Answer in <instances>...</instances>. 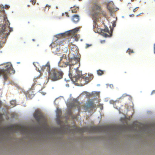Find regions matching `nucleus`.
<instances>
[{
    "label": "nucleus",
    "mask_w": 155,
    "mask_h": 155,
    "mask_svg": "<svg viewBox=\"0 0 155 155\" xmlns=\"http://www.w3.org/2000/svg\"><path fill=\"white\" fill-rule=\"evenodd\" d=\"M32 41H35V40L34 39H32Z\"/></svg>",
    "instance_id": "nucleus-40"
},
{
    "label": "nucleus",
    "mask_w": 155,
    "mask_h": 155,
    "mask_svg": "<svg viewBox=\"0 0 155 155\" xmlns=\"http://www.w3.org/2000/svg\"><path fill=\"white\" fill-rule=\"evenodd\" d=\"M82 0H79V1H81Z\"/></svg>",
    "instance_id": "nucleus-45"
},
{
    "label": "nucleus",
    "mask_w": 155,
    "mask_h": 155,
    "mask_svg": "<svg viewBox=\"0 0 155 155\" xmlns=\"http://www.w3.org/2000/svg\"><path fill=\"white\" fill-rule=\"evenodd\" d=\"M63 42L62 41H60L59 43V45H63Z\"/></svg>",
    "instance_id": "nucleus-37"
},
{
    "label": "nucleus",
    "mask_w": 155,
    "mask_h": 155,
    "mask_svg": "<svg viewBox=\"0 0 155 155\" xmlns=\"http://www.w3.org/2000/svg\"><path fill=\"white\" fill-rule=\"evenodd\" d=\"M69 32H66L65 33H61L56 35L55 37L57 38H60L61 37H64L66 36H68Z\"/></svg>",
    "instance_id": "nucleus-14"
},
{
    "label": "nucleus",
    "mask_w": 155,
    "mask_h": 155,
    "mask_svg": "<svg viewBox=\"0 0 155 155\" xmlns=\"http://www.w3.org/2000/svg\"><path fill=\"white\" fill-rule=\"evenodd\" d=\"M114 25H115V24H113V26H114Z\"/></svg>",
    "instance_id": "nucleus-43"
},
{
    "label": "nucleus",
    "mask_w": 155,
    "mask_h": 155,
    "mask_svg": "<svg viewBox=\"0 0 155 155\" xmlns=\"http://www.w3.org/2000/svg\"><path fill=\"white\" fill-rule=\"evenodd\" d=\"M155 94V90H153L151 93V94L152 95Z\"/></svg>",
    "instance_id": "nucleus-36"
},
{
    "label": "nucleus",
    "mask_w": 155,
    "mask_h": 155,
    "mask_svg": "<svg viewBox=\"0 0 155 155\" xmlns=\"http://www.w3.org/2000/svg\"><path fill=\"white\" fill-rule=\"evenodd\" d=\"M10 103L11 104L14 105H15V101H11Z\"/></svg>",
    "instance_id": "nucleus-29"
},
{
    "label": "nucleus",
    "mask_w": 155,
    "mask_h": 155,
    "mask_svg": "<svg viewBox=\"0 0 155 155\" xmlns=\"http://www.w3.org/2000/svg\"><path fill=\"white\" fill-rule=\"evenodd\" d=\"M114 129L112 126H108L104 127L99 126L84 127L82 128L76 127L74 129V131L77 133L82 134L84 132L91 133L98 132L101 131L109 132Z\"/></svg>",
    "instance_id": "nucleus-1"
},
{
    "label": "nucleus",
    "mask_w": 155,
    "mask_h": 155,
    "mask_svg": "<svg viewBox=\"0 0 155 155\" xmlns=\"http://www.w3.org/2000/svg\"><path fill=\"white\" fill-rule=\"evenodd\" d=\"M69 106L71 108L76 107L79 111L80 110V104L79 102L76 100H75L73 102L70 104Z\"/></svg>",
    "instance_id": "nucleus-9"
},
{
    "label": "nucleus",
    "mask_w": 155,
    "mask_h": 155,
    "mask_svg": "<svg viewBox=\"0 0 155 155\" xmlns=\"http://www.w3.org/2000/svg\"><path fill=\"white\" fill-rule=\"evenodd\" d=\"M96 21H93V22H94L93 26H94V27H96Z\"/></svg>",
    "instance_id": "nucleus-34"
},
{
    "label": "nucleus",
    "mask_w": 155,
    "mask_h": 155,
    "mask_svg": "<svg viewBox=\"0 0 155 155\" xmlns=\"http://www.w3.org/2000/svg\"><path fill=\"white\" fill-rule=\"evenodd\" d=\"M93 5L91 7L92 12H99L101 11V5H99L98 2H93Z\"/></svg>",
    "instance_id": "nucleus-8"
},
{
    "label": "nucleus",
    "mask_w": 155,
    "mask_h": 155,
    "mask_svg": "<svg viewBox=\"0 0 155 155\" xmlns=\"http://www.w3.org/2000/svg\"><path fill=\"white\" fill-rule=\"evenodd\" d=\"M5 24L2 25V29L0 30V35L2 36V38L4 40L3 42H5L6 40L7 37L9 34L10 33L13 31L12 28L9 27L10 23L7 19V17L4 18Z\"/></svg>",
    "instance_id": "nucleus-2"
},
{
    "label": "nucleus",
    "mask_w": 155,
    "mask_h": 155,
    "mask_svg": "<svg viewBox=\"0 0 155 155\" xmlns=\"http://www.w3.org/2000/svg\"><path fill=\"white\" fill-rule=\"evenodd\" d=\"M79 17L77 15H75L72 16V20L74 23H77L79 21Z\"/></svg>",
    "instance_id": "nucleus-16"
},
{
    "label": "nucleus",
    "mask_w": 155,
    "mask_h": 155,
    "mask_svg": "<svg viewBox=\"0 0 155 155\" xmlns=\"http://www.w3.org/2000/svg\"><path fill=\"white\" fill-rule=\"evenodd\" d=\"M50 7H51L50 5H47L45 7V11H48L49 10V9L50 8Z\"/></svg>",
    "instance_id": "nucleus-24"
},
{
    "label": "nucleus",
    "mask_w": 155,
    "mask_h": 155,
    "mask_svg": "<svg viewBox=\"0 0 155 155\" xmlns=\"http://www.w3.org/2000/svg\"><path fill=\"white\" fill-rule=\"evenodd\" d=\"M78 59L77 58H74L71 59V61L68 62V65L69 66L70 70L72 66H73L78 63Z\"/></svg>",
    "instance_id": "nucleus-11"
},
{
    "label": "nucleus",
    "mask_w": 155,
    "mask_h": 155,
    "mask_svg": "<svg viewBox=\"0 0 155 155\" xmlns=\"http://www.w3.org/2000/svg\"><path fill=\"white\" fill-rule=\"evenodd\" d=\"M107 6L108 9L110 12H114L116 11L113 2H109Z\"/></svg>",
    "instance_id": "nucleus-10"
},
{
    "label": "nucleus",
    "mask_w": 155,
    "mask_h": 155,
    "mask_svg": "<svg viewBox=\"0 0 155 155\" xmlns=\"http://www.w3.org/2000/svg\"><path fill=\"white\" fill-rule=\"evenodd\" d=\"M134 0H131V1H132V2H133V1H134Z\"/></svg>",
    "instance_id": "nucleus-42"
},
{
    "label": "nucleus",
    "mask_w": 155,
    "mask_h": 155,
    "mask_svg": "<svg viewBox=\"0 0 155 155\" xmlns=\"http://www.w3.org/2000/svg\"><path fill=\"white\" fill-rule=\"evenodd\" d=\"M74 49H75V51H76V52H77V47H75V48H71V50L73 51H74Z\"/></svg>",
    "instance_id": "nucleus-32"
},
{
    "label": "nucleus",
    "mask_w": 155,
    "mask_h": 155,
    "mask_svg": "<svg viewBox=\"0 0 155 155\" xmlns=\"http://www.w3.org/2000/svg\"><path fill=\"white\" fill-rule=\"evenodd\" d=\"M65 61V60H63V61L60 60V62L58 63L59 66L61 67H67L68 65V62L64 63Z\"/></svg>",
    "instance_id": "nucleus-17"
},
{
    "label": "nucleus",
    "mask_w": 155,
    "mask_h": 155,
    "mask_svg": "<svg viewBox=\"0 0 155 155\" xmlns=\"http://www.w3.org/2000/svg\"><path fill=\"white\" fill-rule=\"evenodd\" d=\"M78 31V29L77 28H75V29L72 30L71 31H70V32H73V33H75L77 31Z\"/></svg>",
    "instance_id": "nucleus-28"
},
{
    "label": "nucleus",
    "mask_w": 155,
    "mask_h": 155,
    "mask_svg": "<svg viewBox=\"0 0 155 155\" xmlns=\"http://www.w3.org/2000/svg\"><path fill=\"white\" fill-rule=\"evenodd\" d=\"M11 129L14 130L15 132H19L24 134H27L30 132V129L28 127L19 125L15 126V127L12 126L11 127Z\"/></svg>",
    "instance_id": "nucleus-6"
},
{
    "label": "nucleus",
    "mask_w": 155,
    "mask_h": 155,
    "mask_svg": "<svg viewBox=\"0 0 155 155\" xmlns=\"http://www.w3.org/2000/svg\"><path fill=\"white\" fill-rule=\"evenodd\" d=\"M95 106L94 103L92 101H89L85 106V108L86 109L91 108H93Z\"/></svg>",
    "instance_id": "nucleus-13"
},
{
    "label": "nucleus",
    "mask_w": 155,
    "mask_h": 155,
    "mask_svg": "<svg viewBox=\"0 0 155 155\" xmlns=\"http://www.w3.org/2000/svg\"><path fill=\"white\" fill-rule=\"evenodd\" d=\"M15 73V71L12 69V64L9 63L6 66L5 69L0 70V75H2L3 76L5 81L8 79V76L10 74H14Z\"/></svg>",
    "instance_id": "nucleus-5"
},
{
    "label": "nucleus",
    "mask_w": 155,
    "mask_h": 155,
    "mask_svg": "<svg viewBox=\"0 0 155 155\" xmlns=\"http://www.w3.org/2000/svg\"><path fill=\"white\" fill-rule=\"evenodd\" d=\"M56 8H58V7H57V6L56 7Z\"/></svg>",
    "instance_id": "nucleus-47"
},
{
    "label": "nucleus",
    "mask_w": 155,
    "mask_h": 155,
    "mask_svg": "<svg viewBox=\"0 0 155 155\" xmlns=\"http://www.w3.org/2000/svg\"><path fill=\"white\" fill-rule=\"evenodd\" d=\"M60 51V48L59 45H56V48L52 49V51L55 54H58Z\"/></svg>",
    "instance_id": "nucleus-18"
},
{
    "label": "nucleus",
    "mask_w": 155,
    "mask_h": 155,
    "mask_svg": "<svg viewBox=\"0 0 155 155\" xmlns=\"http://www.w3.org/2000/svg\"><path fill=\"white\" fill-rule=\"evenodd\" d=\"M56 45L55 42H53L50 45V46L51 47L52 51L53 49L56 48Z\"/></svg>",
    "instance_id": "nucleus-23"
},
{
    "label": "nucleus",
    "mask_w": 155,
    "mask_h": 155,
    "mask_svg": "<svg viewBox=\"0 0 155 155\" xmlns=\"http://www.w3.org/2000/svg\"><path fill=\"white\" fill-rule=\"evenodd\" d=\"M2 103L1 101H0V108L2 107ZM4 115V114H1L0 113V119H2V118L3 115Z\"/></svg>",
    "instance_id": "nucleus-25"
},
{
    "label": "nucleus",
    "mask_w": 155,
    "mask_h": 155,
    "mask_svg": "<svg viewBox=\"0 0 155 155\" xmlns=\"http://www.w3.org/2000/svg\"><path fill=\"white\" fill-rule=\"evenodd\" d=\"M34 117L38 122H41L45 120V117L39 110H36L34 114Z\"/></svg>",
    "instance_id": "nucleus-7"
},
{
    "label": "nucleus",
    "mask_w": 155,
    "mask_h": 155,
    "mask_svg": "<svg viewBox=\"0 0 155 155\" xmlns=\"http://www.w3.org/2000/svg\"><path fill=\"white\" fill-rule=\"evenodd\" d=\"M66 59V55L65 54H63L61 58V61L65 60Z\"/></svg>",
    "instance_id": "nucleus-22"
},
{
    "label": "nucleus",
    "mask_w": 155,
    "mask_h": 155,
    "mask_svg": "<svg viewBox=\"0 0 155 155\" xmlns=\"http://www.w3.org/2000/svg\"><path fill=\"white\" fill-rule=\"evenodd\" d=\"M10 8V6L8 5H5V8Z\"/></svg>",
    "instance_id": "nucleus-33"
},
{
    "label": "nucleus",
    "mask_w": 155,
    "mask_h": 155,
    "mask_svg": "<svg viewBox=\"0 0 155 155\" xmlns=\"http://www.w3.org/2000/svg\"><path fill=\"white\" fill-rule=\"evenodd\" d=\"M92 13V18L93 21H97L98 18L99 12H93Z\"/></svg>",
    "instance_id": "nucleus-15"
},
{
    "label": "nucleus",
    "mask_w": 155,
    "mask_h": 155,
    "mask_svg": "<svg viewBox=\"0 0 155 155\" xmlns=\"http://www.w3.org/2000/svg\"><path fill=\"white\" fill-rule=\"evenodd\" d=\"M29 6H30V5H28V7H29Z\"/></svg>",
    "instance_id": "nucleus-48"
},
{
    "label": "nucleus",
    "mask_w": 155,
    "mask_h": 155,
    "mask_svg": "<svg viewBox=\"0 0 155 155\" xmlns=\"http://www.w3.org/2000/svg\"><path fill=\"white\" fill-rule=\"evenodd\" d=\"M138 7H136V8H135L134 10H133V12H135L136 11V9L138 8Z\"/></svg>",
    "instance_id": "nucleus-38"
},
{
    "label": "nucleus",
    "mask_w": 155,
    "mask_h": 155,
    "mask_svg": "<svg viewBox=\"0 0 155 155\" xmlns=\"http://www.w3.org/2000/svg\"><path fill=\"white\" fill-rule=\"evenodd\" d=\"M75 40L77 41H78V40L77 39H75Z\"/></svg>",
    "instance_id": "nucleus-41"
},
{
    "label": "nucleus",
    "mask_w": 155,
    "mask_h": 155,
    "mask_svg": "<svg viewBox=\"0 0 155 155\" xmlns=\"http://www.w3.org/2000/svg\"><path fill=\"white\" fill-rule=\"evenodd\" d=\"M50 65L49 63L48 62L45 65L42 66L41 68V70L43 71H46L48 72V74H49V72H50Z\"/></svg>",
    "instance_id": "nucleus-12"
},
{
    "label": "nucleus",
    "mask_w": 155,
    "mask_h": 155,
    "mask_svg": "<svg viewBox=\"0 0 155 155\" xmlns=\"http://www.w3.org/2000/svg\"><path fill=\"white\" fill-rule=\"evenodd\" d=\"M154 52L155 53V44L154 45Z\"/></svg>",
    "instance_id": "nucleus-39"
},
{
    "label": "nucleus",
    "mask_w": 155,
    "mask_h": 155,
    "mask_svg": "<svg viewBox=\"0 0 155 155\" xmlns=\"http://www.w3.org/2000/svg\"><path fill=\"white\" fill-rule=\"evenodd\" d=\"M97 74L99 75H101L104 74V71L99 69L97 71Z\"/></svg>",
    "instance_id": "nucleus-21"
},
{
    "label": "nucleus",
    "mask_w": 155,
    "mask_h": 155,
    "mask_svg": "<svg viewBox=\"0 0 155 155\" xmlns=\"http://www.w3.org/2000/svg\"><path fill=\"white\" fill-rule=\"evenodd\" d=\"M132 15V16H134V15Z\"/></svg>",
    "instance_id": "nucleus-46"
},
{
    "label": "nucleus",
    "mask_w": 155,
    "mask_h": 155,
    "mask_svg": "<svg viewBox=\"0 0 155 155\" xmlns=\"http://www.w3.org/2000/svg\"><path fill=\"white\" fill-rule=\"evenodd\" d=\"M127 52L129 54H130L134 52L133 50L130 49H128L127 51Z\"/></svg>",
    "instance_id": "nucleus-26"
},
{
    "label": "nucleus",
    "mask_w": 155,
    "mask_h": 155,
    "mask_svg": "<svg viewBox=\"0 0 155 155\" xmlns=\"http://www.w3.org/2000/svg\"><path fill=\"white\" fill-rule=\"evenodd\" d=\"M36 1V0H31V2L32 3V4L33 5H34Z\"/></svg>",
    "instance_id": "nucleus-30"
},
{
    "label": "nucleus",
    "mask_w": 155,
    "mask_h": 155,
    "mask_svg": "<svg viewBox=\"0 0 155 155\" xmlns=\"http://www.w3.org/2000/svg\"><path fill=\"white\" fill-rule=\"evenodd\" d=\"M101 31H103V32H109V30L108 28H106L104 29H102Z\"/></svg>",
    "instance_id": "nucleus-27"
},
{
    "label": "nucleus",
    "mask_w": 155,
    "mask_h": 155,
    "mask_svg": "<svg viewBox=\"0 0 155 155\" xmlns=\"http://www.w3.org/2000/svg\"><path fill=\"white\" fill-rule=\"evenodd\" d=\"M111 33H109V35H108L106 33H105L103 31H101V35L103 37L105 38L107 37H110L112 36V32L113 31L112 30V29H111Z\"/></svg>",
    "instance_id": "nucleus-19"
},
{
    "label": "nucleus",
    "mask_w": 155,
    "mask_h": 155,
    "mask_svg": "<svg viewBox=\"0 0 155 155\" xmlns=\"http://www.w3.org/2000/svg\"><path fill=\"white\" fill-rule=\"evenodd\" d=\"M101 13L103 14V15L105 17H106V14L104 11H101Z\"/></svg>",
    "instance_id": "nucleus-31"
},
{
    "label": "nucleus",
    "mask_w": 155,
    "mask_h": 155,
    "mask_svg": "<svg viewBox=\"0 0 155 155\" xmlns=\"http://www.w3.org/2000/svg\"><path fill=\"white\" fill-rule=\"evenodd\" d=\"M91 45H89L88 44H86V48H87L88 47H89V46H91Z\"/></svg>",
    "instance_id": "nucleus-35"
},
{
    "label": "nucleus",
    "mask_w": 155,
    "mask_h": 155,
    "mask_svg": "<svg viewBox=\"0 0 155 155\" xmlns=\"http://www.w3.org/2000/svg\"><path fill=\"white\" fill-rule=\"evenodd\" d=\"M64 73L60 70L52 68L49 72L48 79H50L52 81H55L62 78Z\"/></svg>",
    "instance_id": "nucleus-4"
},
{
    "label": "nucleus",
    "mask_w": 155,
    "mask_h": 155,
    "mask_svg": "<svg viewBox=\"0 0 155 155\" xmlns=\"http://www.w3.org/2000/svg\"><path fill=\"white\" fill-rule=\"evenodd\" d=\"M114 25H115V24H113V26H114Z\"/></svg>",
    "instance_id": "nucleus-44"
},
{
    "label": "nucleus",
    "mask_w": 155,
    "mask_h": 155,
    "mask_svg": "<svg viewBox=\"0 0 155 155\" xmlns=\"http://www.w3.org/2000/svg\"><path fill=\"white\" fill-rule=\"evenodd\" d=\"M79 9V7L74 6L73 8H71V12L72 13H76L78 10Z\"/></svg>",
    "instance_id": "nucleus-20"
},
{
    "label": "nucleus",
    "mask_w": 155,
    "mask_h": 155,
    "mask_svg": "<svg viewBox=\"0 0 155 155\" xmlns=\"http://www.w3.org/2000/svg\"><path fill=\"white\" fill-rule=\"evenodd\" d=\"M93 78V76L92 74H88L87 76H84L82 75L81 72V74L75 76L73 80H74V81L79 82L81 85L84 86L89 82Z\"/></svg>",
    "instance_id": "nucleus-3"
},
{
    "label": "nucleus",
    "mask_w": 155,
    "mask_h": 155,
    "mask_svg": "<svg viewBox=\"0 0 155 155\" xmlns=\"http://www.w3.org/2000/svg\"><path fill=\"white\" fill-rule=\"evenodd\" d=\"M140 15V14H138L137 16L139 15Z\"/></svg>",
    "instance_id": "nucleus-49"
}]
</instances>
